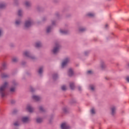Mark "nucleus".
<instances>
[{"label":"nucleus","instance_id":"4be33fe9","mask_svg":"<svg viewBox=\"0 0 129 129\" xmlns=\"http://www.w3.org/2000/svg\"><path fill=\"white\" fill-rule=\"evenodd\" d=\"M2 78H7V77H8V75L7 74H3L2 75Z\"/></svg>","mask_w":129,"mask_h":129},{"label":"nucleus","instance_id":"c756f323","mask_svg":"<svg viewBox=\"0 0 129 129\" xmlns=\"http://www.w3.org/2000/svg\"><path fill=\"white\" fill-rule=\"evenodd\" d=\"M62 90H66V86H62L61 87Z\"/></svg>","mask_w":129,"mask_h":129},{"label":"nucleus","instance_id":"aec40b11","mask_svg":"<svg viewBox=\"0 0 129 129\" xmlns=\"http://www.w3.org/2000/svg\"><path fill=\"white\" fill-rule=\"evenodd\" d=\"M18 15L19 17H21V16H22V10L18 11Z\"/></svg>","mask_w":129,"mask_h":129},{"label":"nucleus","instance_id":"b1692460","mask_svg":"<svg viewBox=\"0 0 129 129\" xmlns=\"http://www.w3.org/2000/svg\"><path fill=\"white\" fill-rule=\"evenodd\" d=\"M6 67H7V63H3L2 66V69H6Z\"/></svg>","mask_w":129,"mask_h":129},{"label":"nucleus","instance_id":"a878e982","mask_svg":"<svg viewBox=\"0 0 129 129\" xmlns=\"http://www.w3.org/2000/svg\"><path fill=\"white\" fill-rule=\"evenodd\" d=\"M90 88H91V90H94L95 87L94 85H90Z\"/></svg>","mask_w":129,"mask_h":129},{"label":"nucleus","instance_id":"423d86ee","mask_svg":"<svg viewBox=\"0 0 129 129\" xmlns=\"http://www.w3.org/2000/svg\"><path fill=\"white\" fill-rule=\"evenodd\" d=\"M27 109L29 112H33V111H34V108H33V107H32L30 105H27Z\"/></svg>","mask_w":129,"mask_h":129},{"label":"nucleus","instance_id":"c85d7f7f","mask_svg":"<svg viewBox=\"0 0 129 129\" xmlns=\"http://www.w3.org/2000/svg\"><path fill=\"white\" fill-rule=\"evenodd\" d=\"M12 61L13 62H17V61H18V58H13V59H12Z\"/></svg>","mask_w":129,"mask_h":129},{"label":"nucleus","instance_id":"a19ab883","mask_svg":"<svg viewBox=\"0 0 129 129\" xmlns=\"http://www.w3.org/2000/svg\"><path fill=\"white\" fill-rule=\"evenodd\" d=\"M105 27H106V28H107V24H106V25H105Z\"/></svg>","mask_w":129,"mask_h":129},{"label":"nucleus","instance_id":"9b49d317","mask_svg":"<svg viewBox=\"0 0 129 129\" xmlns=\"http://www.w3.org/2000/svg\"><path fill=\"white\" fill-rule=\"evenodd\" d=\"M41 46L42 43H41V42H37L35 44V47H36V48H40V47H41Z\"/></svg>","mask_w":129,"mask_h":129},{"label":"nucleus","instance_id":"412c9836","mask_svg":"<svg viewBox=\"0 0 129 129\" xmlns=\"http://www.w3.org/2000/svg\"><path fill=\"white\" fill-rule=\"evenodd\" d=\"M25 5L27 6V7H30L31 6V3L29 2H26L25 3Z\"/></svg>","mask_w":129,"mask_h":129},{"label":"nucleus","instance_id":"2eb2a0df","mask_svg":"<svg viewBox=\"0 0 129 129\" xmlns=\"http://www.w3.org/2000/svg\"><path fill=\"white\" fill-rule=\"evenodd\" d=\"M87 16H88V17H94V14L93 13H88Z\"/></svg>","mask_w":129,"mask_h":129},{"label":"nucleus","instance_id":"37998d69","mask_svg":"<svg viewBox=\"0 0 129 129\" xmlns=\"http://www.w3.org/2000/svg\"><path fill=\"white\" fill-rule=\"evenodd\" d=\"M32 58V59H34V57H31Z\"/></svg>","mask_w":129,"mask_h":129},{"label":"nucleus","instance_id":"72a5a7b5","mask_svg":"<svg viewBox=\"0 0 129 129\" xmlns=\"http://www.w3.org/2000/svg\"><path fill=\"white\" fill-rule=\"evenodd\" d=\"M87 74H92V71H88L87 72Z\"/></svg>","mask_w":129,"mask_h":129},{"label":"nucleus","instance_id":"f257e3e1","mask_svg":"<svg viewBox=\"0 0 129 129\" xmlns=\"http://www.w3.org/2000/svg\"><path fill=\"white\" fill-rule=\"evenodd\" d=\"M8 87V83L5 82L2 86L0 87V95L2 97H6L7 96V91L6 89Z\"/></svg>","mask_w":129,"mask_h":129},{"label":"nucleus","instance_id":"0eeeda50","mask_svg":"<svg viewBox=\"0 0 129 129\" xmlns=\"http://www.w3.org/2000/svg\"><path fill=\"white\" fill-rule=\"evenodd\" d=\"M22 120L23 122H28L30 120V118L28 117H23Z\"/></svg>","mask_w":129,"mask_h":129},{"label":"nucleus","instance_id":"393cba45","mask_svg":"<svg viewBox=\"0 0 129 129\" xmlns=\"http://www.w3.org/2000/svg\"><path fill=\"white\" fill-rule=\"evenodd\" d=\"M91 113H92V114H94V113H95V111L94 110V108L91 109Z\"/></svg>","mask_w":129,"mask_h":129},{"label":"nucleus","instance_id":"4c0bfd02","mask_svg":"<svg viewBox=\"0 0 129 129\" xmlns=\"http://www.w3.org/2000/svg\"><path fill=\"white\" fill-rule=\"evenodd\" d=\"M2 34H3V31L0 29V36H2Z\"/></svg>","mask_w":129,"mask_h":129},{"label":"nucleus","instance_id":"7ed1b4c3","mask_svg":"<svg viewBox=\"0 0 129 129\" xmlns=\"http://www.w3.org/2000/svg\"><path fill=\"white\" fill-rule=\"evenodd\" d=\"M61 129H70V126H69V125L66 123H62L61 125Z\"/></svg>","mask_w":129,"mask_h":129},{"label":"nucleus","instance_id":"e433bc0d","mask_svg":"<svg viewBox=\"0 0 129 129\" xmlns=\"http://www.w3.org/2000/svg\"><path fill=\"white\" fill-rule=\"evenodd\" d=\"M105 66V65H104V64H103L101 65V68H102L103 69V68H104V67Z\"/></svg>","mask_w":129,"mask_h":129},{"label":"nucleus","instance_id":"f704fd0d","mask_svg":"<svg viewBox=\"0 0 129 129\" xmlns=\"http://www.w3.org/2000/svg\"><path fill=\"white\" fill-rule=\"evenodd\" d=\"M30 91H31V92H33V91H34V89H33L32 87H30Z\"/></svg>","mask_w":129,"mask_h":129},{"label":"nucleus","instance_id":"20e7f679","mask_svg":"<svg viewBox=\"0 0 129 129\" xmlns=\"http://www.w3.org/2000/svg\"><path fill=\"white\" fill-rule=\"evenodd\" d=\"M33 25V21L32 20H29L25 22V27L26 28H29L31 27V26Z\"/></svg>","mask_w":129,"mask_h":129},{"label":"nucleus","instance_id":"7c9ffc66","mask_svg":"<svg viewBox=\"0 0 129 129\" xmlns=\"http://www.w3.org/2000/svg\"><path fill=\"white\" fill-rule=\"evenodd\" d=\"M21 23V21H16L15 22L16 25H20V23Z\"/></svg>","mask_w":129,"mask_h":129},{"label":"nucleus","instance_id":"f8f14e48","mask_svg":"<svg viewBox=\"0 0 129 129\" xmlns=\"http://www.w3.org/2000/svg\"><path fill=\"white\" fill-rule=\"evenodd\" d=\"M24 56H26V57H30V53L28 51H25L24 53Z\"/></svg>","mask_w":129,"mask_h":129},{"label":"nucleus","instance_id":"bb28decb","mask_svg":"<svg viewBox=\"0 0 129 129\" xmlns=\"http://www.w3.org/2000/svg\"><path fill=\"white\" fill-rule=\"evenodd\" d=\"M15 87H14V88H11L10 89V91H11V92H14L15 91Z\"/></svg>","mask_w":129,"mask_h":129},{"label":"nucleus","instance_id":"f03ea898","mask_svg":"<svg viewBox=\"0 0 129 129\" xmlns=\"http://www.w3.org/2000/svg\"><path fill=\"white\" fill-rule=\"evenodd\" d=\"M59 49H60V45L59 44H56L55 47L53 48L52 52L53 54H57L59 52Z\"/></svg>","mask_w":129,"mask_h":129},{"label":"nucleus","instance_id":"ea45409f","mask_svg":"<svg viewBox=\"0 0 129 129\" xmlns=\"http://www.w3.org/2000/svg\"><path fill=\"white\" fill-rule=\"evenodd\" d=\"M63 111H64V112H66V108L63 109Z\"/></svg>","mask_w":129,"mask_h":129},{"label":"nucleus","instance_id":"79ce46f5","mask_svg":"<svg viewBox=\"0 0 129 129\" xmlns=\"http://www.w3.org/2000/svg\"><path fill=\"white\" fill-rule=\"evenodd\" d=\"M52 25H54V22H52Z\"/></svg>","mask_w":129,"mask_h":129},{"label":"nucleus","instance_id":"473e14b6","mask_svg":"<svg viewBox=\"0 0 129 129\" xmlns=\"http://www.w3.org/2000/svg\"><path fill=\"white\" fill-rule=\"evenodd\" d=\"M57 77H58V76L57 75V74H55L53 76V79H56V78H57Z\"/></svg>","mask_w":129,"mask_h":129},{"label":"nucleus","instance_id":"f3484780","mask_svg":"<svg viewBox=\"0 0 129 129\" xmlns=\"http://www.w3.org/2000/svg\"><path fill=\"white\" fill-rule=\"evenodd\" d=\"M51 27H48L47 29H46V32L47 33H50V32H51Z\"/></svg>","mask_w":129,"mask_h":129},{"label":"nucleus","instance_id":"39448f33","mask_svg":"<svg viewBox=\"0 0 129 129\" xmlns=\"http://www.w3.org/2000/svg\"><path fill=\"white\" fill-rule=\"evenodd\" d=\"M69 62V58H66L62 62V64H61V67L62 68H64L67 64H68V62Z\"/></svg>","mask_w":129,"mask_h":129},{"label":"nucleus","instance_id":"a211bd4d","mask_svg":"<svg viewBox=\"0 0 129 129\" xmlns=\"http://www.w3.org/2000/svg\"><path fill=\"white\" fill-rule=\"evenodd\" d=\"M60 32L61 33V34H66L68 33V31H63L62 30H60Z\"/></svg>","mask_w":129,"mask_h":129},{"label":"nucleus","instance_id":"5701e85b","mask_svg":"<svg viewBox=\"0 0 129 129\" xmlns=\"http://www.w3.org/2000/svg\"><path fill=\"white\" fill-rule=\"evenodd\" d=\"M6 7V5L1 4H0V9H4Z\"/></svg>","mask_w":129,"mask_h":129},{"label":"nucleus","instance_id":"dca6fc26","mask_svg":"<svg viewBox=\"0 0 129 129\" xmlns=\"http://www.w3.org/2000/svg\"><path fill=\"white\" fill-rule=\"evenodd\" d=\"M42 72H43V68H40L39 69L38 73H39V74H42Z\"/></svg>","mask_w":129,"mask_h":129},{"label":"nucleus","instance_id":"2f4dec72","mask_svg":"<svg viewBox=\"0 0 129 129\" xmlns=\"http://www.w3.org/2000/svg\"><path fill=\"white\" fill-rule=\"evenodd\" d=\"M20 124V123H19V122H16L15 123H14V125H15V126H17L18 125H19Z\"/></svg>","mask_w":129,"mask_h":129},{"label":"nucleus","instance_id":"ddd939ff","mask_svg":"<svg viewBox=\"0 0 129 129\" xmlns=\"http://www.w3.org/2000/svg\"><path fill=\"white\" fill-rule=\"evenodd\" d=\"M70 88L71 89H74V88H75V86H74V83H71L70 84Z\"/></svg>","mask_w":129,"mask_h":129},{"label":"nucleus","instance_id":"6e6552de","mask_svg":"<svg viewBox=\"0 0 129 129\" xmlns=\"http://www.w3.org/2000/svg\"><path fill=\"white\" fill-rule=\"evenodd\" d=\"M32 98L34 100H36V101H39V100H40V99H41V98H40V97H39L38 96H36V95H33L32 96Z\"/></svg>","mask_w":129,"mask_h":129},{"label":"nucleus","instance_id":"4468645a","mask_svg":"<svg viewBox=\"0 0 129 129\" xmlns=\"http://www.w3.org/2000/svg\"><path fill=\"white\" fill-rule=\"evenodd\" d=\"M42 120H43L42 119V118H38L36 119L37 122H38L39 123H40V122H42Z\"/></svg>","mask_w":129,"mask_h":129},{"label":"nucleus","instance_id":"c03bdc74","mask_svg":"<svg viewBox=\"0 0 129 129\" xmlns=\"http://www.w3.org/2000/svg\"><path fill=\"white\" fill-rule=\"evenodd\" d=\"M85 55H86V52H85Z\"/></svg>","mask_w":129,"mask_h":129},{"label":"nucleus","instance_id":"9d476101","mask_svg":"<svg viewBox=\"0 0 129 129\" xmlns=\"http://www.w3.org/2000/svg\"><path fill=\"white\" fill-rule=\"evenodd\" d=\"M115 110L116 109L115 107H113L111 108V111H112L111 113L112 115H114V114L115 113Z\"/></svg>","mask_w":129,"mask_h":129},{"label":"nucleus","instance_id":"58836bf2","mask_svg":"<svg viewBox=\"0 0 129 129\" xmlns=\"http://www.w3.org/2000/svg\"><path fill=\"white\" fill-rule=\"evenodd\" d=\"M78 89H79V90H80V91L81 90V87H78Z\"/></svg>","mask_w":129,"mask_h":129},{"label":"nucleus","instance_id":"cd10ccee","mask_svg":"<svg viewBox=\"0 0 129 129\" xmlns=\"http://www.w3.org/2000/svg\"><path fill=\"white\" fill-rule=\"evenodd\" d=\"M85 31V28H80L79 31L80 32H84Z\"/></svg>","mask_w":129,"mask_h":129},{"label":"nucleus","instance_id":"6ab92c4d","mask_svg":"<svg viewBox=\"0 0 129 129\" xmlns=\"http://www.w3.org/2000/svg\"><path fill=\"white\" fill-rule=\"evenodd\" d=\"M39 110H40V111H41L42 112H44V111H45V109H44V108H43V107H42V106H40V107H39Z\"/></svg>","mask_w":129,"mask_h":129},{"label":"nucleus","instance_id":"c9c22d12","mask_svg":"<svg viewBox=\"0 0 129 129\" xmlns=\"http://www.w3.org/2000/svg\"><path fill=\"white\" fill-rule=\"evenodd\" d=\"M126 81H127V82H129V77H126Z\"/></svg>","mask_w":129,"mask_h":129},{"label":"nucleus","instance_id":"1a4fd4ad","mask_svg":"<svg viewBox=\"0 0 129 129\" xmlns=\"http://www.w3.org/2000/svg\"><path fill=\"white\" fill-rule=\"evenodd\" d=\"M68 74L69 76H72L74 74V73H73V70H72V69H69Z\"/></svg>","mask_w":129,"mask_h":129}]
</instances>
